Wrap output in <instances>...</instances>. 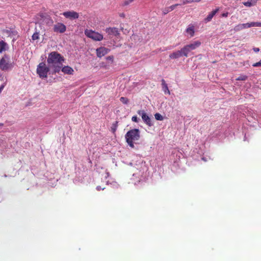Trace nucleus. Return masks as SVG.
Segmentation results:
<instances>
[{"label":"nucleus","instance_id":"5701e85b","mask_svg":"<svg viewBox=\"0 0 261 261\" xmlns=\"http://www.w3.org/2000/svg\"><path fill=\"white\" fill-rule=\"evenodd\" d=\"M242 24H239L238 25L235 26L234 28V30L235 31H240L241 30H243Z\"/></svg>","mask_w":261,"mask_h":261},{"label":"nucleus","instance_id":"dca6fc26","mask_svg":"<svg viewBox=\"0 0 261 261\" xmlns=\"http://www.w3.org/2000/svg\"><path fill=\"white\" fill-rule=\"evenodd\" d=\"M182 56L180 50H177L173 52L169 55V57L172 59H175Z\"/></svg>","mask_w":261,"mask_h":261},{"label":"nucleus","instance_id":"c85d7f7f","mask_svg":"<svg viewBox=\"0 0 261 261\" xmlns=\"http://www.w3.org/2000/svg\"><path fill=\"white\" fill-rule=\"evenodd\" d=\"M253 67H259V66H260L261 67V61H259V62H256L255 63H254L252 65Z\"/></svg>","mask_w":261,"mask_h":261},{"label":"nucleus","instance_id":"423d86ee","mask_svg":"<svg viewBox=\"0 0 261 261\" xmlns=\"http://www.w3.org/2000/svg\"><path fill=\"white\" fill-rule=\"evenodd\" d=\"M138 114L141 116L142 119L144 123L149 126H151L153 125L151 119L143 110H139L137 112Z\"/></svg>","mask_w":261,"mask_h":261},{"label":"nucleus","instance_id":"4c0bfd02","mask_svg":"<svg viewBox=\"0 0 261 261\" xmlns=\"http://www.w3.org/2000/svg\"><path fill=\"white\" fill-rule=\"evenodd\" d=\"M120 16L122 17H125V14L124 13H121V14H120Z\"/></svg>","mask_w":261,"mask_h":261},{"label":"nucleus","instance_id":"58836bf2","mask_svg":"<svg viewBox=\"0 0 261 261\" xmlns=\"http://www.w3.org/2000/svg\"><path fill=\"white\" fill-rule=\"evenodd\" d=\"M49 21H50L51 24L53 23V20L51 19H49Z\"/></svg>","mask_w":261,"mask_h":261},{"label":"nucleus","instance_id":"f8f14e48","mask_svg":"<svg viewBox=\"0 0 261 261\" xmlns=\"http://www.w3.org/2000/svg\"><path fill=\"white\" fill-rule=\"evenodd\" d=\"M219 11V8H217L213 11H212L207 16V17L204 19V21L205 22H207L210 21L214 16L216 14V13Z\"/></svg>","mask_w":261,"mask_h":261},{"label":"nucleus","instance_id":"f3484780","mask_svg":"<svg viewBox=\"0 0 261 261\" xmlns=\"http://www.w3.org/2000/svg\"><path fill=\"white\" fill-rule=\"evenodd\" d=\"M180 51L181 52L182 56L187 57L189 53L191 50L190 49V48L188 47V45H187L185 46L184 47H182Z\"/></svg>","mask_w":261,"mask_h":261},{"label":"nucleus","instance_id":"4be33fe9","mask_svg":"<svg viewBox=\"0 0 261 261\" xmlns=\"http://www.w3.org/2000/svg\"><path fill=\"white\" fill-rule=\"evenodd\" d=\"M248 78V76L245 75H241L238 78L236 79L237 81H246Z\"/></svg>","mask_w":261,"mask_h":261},{"label":"nucleus","instance_id":"72a5a7b5","mask_svg":"<svg viewBox=\"0 0 261 261\" xmlns=\"http://www.w3.org/2000/svg\"><path fill=\"white\" fill-rule=\"evenodd\" d=\"M253 50H254V51H255V53H257L259 51V48H257V47H254L253 48Z\"/></svg>","mask_w":261,"mask_h":261},{"label":"nucleus","instance_id":"0eeeda50","mask_svg":"<svg viewBox=\"0 0 261 261\" xmlns=\"http://www.w3.org/2000/svg\"><path fill=\"white\" fill-rule=\"evenodd\" d=\"M53 30L56 33H63L66 31V27L63 23L58 22L54 25Z\"/></svg>","mask_w":261,"mask_h":261},{"label":"nucleus","instance_id":"cd10ccee","mask_svg":"<svg viewBox=\"0 0 261 261\" xmlns=\"http://www.w3.org/2000/svg\"><path fill=\"white\" fill-rule=\"evenodd\" d=\"M134 0H125L123 2L122 5L123 6H127L130 3H132Z\"/></svg>","mask_w":261,"mask_h":261},{"label":"nucleus","instance_id":"c9c22d12","mask_svg":"<svg viewBox=\"0 0 261 261\" xmlns=\"http://www.w3.org/2000/svg\"><path fill=\"white\" fill-rule=\"evenodd\" d=\"M5 87L4 85H2L0 87V93L2 92V90H3L4 88Z\"/></svg>","mask_w":261,"mask_h":261},{"label":"nucleus","instance_id":"7ed1b4c3","mask_svg":"<svg viewBox=\"0 0 261 261\" xmlns=\"http://www.w3.org/2000/svg\"><path fill=\"white\" fill-rule=\"evenodd\" d=\"M49 71V67H48L44 62H41L39 64L37 68V73L41 78H46L47 76V73Z\"/></svg>","mask_w":261,"mask_h":261},{"label":"nucleus","instance_id":"2f4dec72","mask_svg":"<svg viewBox=\"0 0 261 261\" xmlns=\"http://www.w3.org/2000/svg\"><path fill=\"white\" fill-rule=\"evenodd\" d=\"M193 3V1L192 0H186V1H184L182 2V4L183 5H185L186 4H188V3Z\"/></svg>","mask_w":261,"mask_h":261},{"label":"nucleus","instance_id":"393cba45","mask_svg":"<svg viewBox=\"0 0 261 261\" xmlns=\"http://www.w3.org/2000/svg\"><path fill=\"white\" fill-rule=\"evenodd\" d=\"M254 4H254L253 2H252L250 1L243 3V5L247 7H251V6L254 5Z\"/></svg>","mask_w":261,"mask_h":261},{"label":"nucleus","instance_id":"ddd939ff","mask_svg":"<svg viewBox=\"0 0 261 261\" xmlns=\"http://www.w3.org/2000/svg\"><path fill=\"white\" fill-rule=\"evenodd\" d=\"M180 5H181L179 4H176L175 5H173L169 7L165 8L163 11V14L164 15L167 14L169 12L173 10L176 7L180 6Z\"/></svg>","mask_w":261,"mask_h":261},{"label":"nucleus","instance_id":"aec40b11","mask_svg":"<svg viewBox=\"0 0 261 261\" xmlns=\"http://www.w3.org/2000/svg\"><path fill=\"white\" fill-rule=\"evenodd\" d=\"M244 29L249 28L252 27H256V22H252L250 23H242Z\"/></svg>","mask_w":261,"mask_h":261},{"label":"nucleus","instance_id":"9d476101","mask_svg":"<svg viewBox=\"0 0 261 261\" xmlns=\"http://www.w3.org/2000/svg\"><path fill=\"white\" fill-rule=\"evenodd\" d=\"M106 32L108 35L114 36H117L120 34L118 29L116 28H106Z\"/></svg>","mask_w":261,"mask_h":261},{"label":"nucleus","instance_id":"9b49d317","mask_svg":"<svg viewBox=\"0 0 261 261\" xmlns=\"http://www.w3.org/2000/svg\"><path fill=\"white\" fill-rule=\"evenodd\" d=\"M61 68L62 71L64 72L65 74H73L74 72L73 69L69 66H65L64 67Z\"/></svg>","mask_w":261,"mask_h":261},{"label":"nucleus","instance_id":"2eb2a0df","mask_svg":"<svg viewBox=\"0 0 261 261\" xmlns=\"http://www.w3.org/2000/svg\"><path fill=\"white\" fill-rule=\"evenodd\" d=\"M186 32L189 34L190 37L194 36L195 34L194 27L193 25H189L186 29Z\"/></svg>","mask_w":261,"mask_h":261},{"label":"nucleus","instance_id":"7c9ffc66","mask_svg":"<svg viewBox=\"0 0 261 261\" xmlns=\"http://www.w3.org/2000/svg\"><path fill=\"white\" fill-rule=\"evenodd\" d=\"M106 59L109 61H111V62L113 61L114 57L113 56H110L106 58Z\"/></svg>","mask_w":261,"mask_h":261},{"label":"nucleus","instance_id":"4468645a","mask_svg":"<svg viewBox=\"0 0 261 261\" xmlns=\"http://www.w3.org/2000/svg\"><path fill=\"white\" fill-rule=\"evenodd\" d=\"M201 43L199 41H194L193 43L190 44H188V47L190 48L191 50H193L199 47Z\"/></svg>","mask_w":261,"mask_h":261},{"label":"nucleus","instance_id":"f704fd0d","mask_svg":"<svg viewBox=\"0 0 261 261\" xmlns=\"http://www.w3.org/2000/svg\"><path fill=\"white\" fill-rule=\"evenodd\" d=\"M96 189L97 190V191H100L101 190H104L105 188H101L100 186H97L96 187Z\"/></svg>","mask_w":261,"mask_h":261},{"label":"nucleus","instance_id":"a878e982","mask_svg":"<svg viewBox=\"0 0 261 261\" xmlns=\"http://www.w3.org/2000/svg\"><path fill=\"white\" fill-rule=\"evenodd\" d=\"M117 124H118V121H115V122L113 124V126L112 127V130L113 133L115 132V131H116V130L117 129Z\"/></svg>","mask_w":261,"mask_h":261},{"label":"nucleus","instance_id":"39448f33","mask_svg":"<svg viewBox=\"0 0 261 261\" xmlns=\"http://www.w3.org/2000/svg\"><path fill=\"white\" fill-rule=\"evenodd\" d=\"M12 64L8 61V56L5 55L4 57L2 58L0 60V68L2 70L6 71L12 68Z\"/></svg>","mask_w":261,"mask_h":261},{"label":"nucleus","instance_id":"a211bd4d","mask_svg":"<svg viewBox=\"0 0 261 261\" xmlns=\"http://www.w3.org/2000/svg\"><path fill=\"white\" fill-rule=\"evenodd\" d=\"M162 85L164 93L165 94L167 93L168 94H170V92L169 90L168 89L167 84L166 83V82L164 79L162 80Z\"/></svg>","mask_w":261,"mask_h":261},{"label":"nucleus","instance_id":"412c9836","mask_svg":"<svg viewBox=\"0 0 261 261\" xmlns=\"http://www.w3.org/2000/svg\"><path fill=\"white\" fill-rule=\"evenodd\" d=\"M154 117L156 120L162 121L164 119L163 117L160 113H155Z\"/></svg>","mask_w":261,"mask_h":261},{"label":"nucleus","instance_id":"c756f323","mask_svg":"<svg viewBox=\"0 0 261 261\" xmlns=\"http://www.w3.org/2000/svg\"><path fill=\"white\" fill-rule=\"evenodd\" d=\"M132 120L133 121V122H138V117H137V116H134L132 117Z\"/></svg>","mask_w":261,"mask_h":261},{"label":"nucleus","instance_id":"6e6552de","mask_svg":"<svg viewBox=\"0 0 261 261\" xmlns=\"http://www.w3.org/2000/svg\"><path fill=\"white\" fill-rule=\"evenodd\" d=\"M63 15L66 18L70 19H77L79 17V13L73 11L64 12Z\"/></svg>","mask_w":261,"mask_h":261},{"label":"nucleus","instance_id":"ea45409f","mask_svg":"<svg viewBox=\"0 0 261 261\" xmlns=\"http://www.w3.org/2000/svg\"><path fill=\"white\" fill-rule=\"evenodd\" d=\"M3 123H0V126H3Z\"/></svg>","mask_w":261,"mask_h":261},{"label":"nucleus","instance_id":"f257e3e1","mask_svg":"<svg viewBox=\"0 0 261 261\" xmlns=\"http://www.w3.org/2000/svg\"><path fill=\"white\" fill-rule=\"evenodd\" d=\"M64 60V58L57 51H52L48 54L47 62L49 67L53 68L52 74L59 72Z\"/></svg>","mask_w":261,"mask_h":261},{"label":"nucleus","instance_id":"f03ea898","mask_svg":"<svg viewBox=\"0 0 261 261\" xmlns=\"http://www.w3.org/2000/svg\"><path fill=\"white\" fill-rule=\"evenodd\" d=\"M126 142L132 148L134 147V141H138L140 139V131L139 129L135 128L127 132L125 136Z\"/></svg>","mask_w":261,"mask_h":261},{"label":"nucleus","instance_id":"1a4fd4ad","mask_svg":"<svg viewBox=\"0 0 261 261\" xmlns=\"http://www.w3.org/2000/svg\"><path fill=\"white\" fill-rule=\"evenodd\" d=\"M110 51V49L105 47H100L96 49V55L99 58H101L106 54H107Z\"/></svg>","mask_w":261,"mask_h":261},{"label":"nucleus","instance_id":"6ab92c4d","mask_svg":"<svg viewBox=\"0 0 261 261\" xmlns=\"http://www.w3.org/2000/svg\"><path fill=\"white\" fill-rule=\"evenodd\" d=\"M7 47V44L3 40L0 41V53L5 51Z\"/></svg>","mask_w":261,"mask_h":261},{"label":"nucleus","instance_id":"473e14b6","mask_svg":"<svg viewBox=\"0 0 261 261\" xmlns=\"http://www.w3.org/2000/svg\"><path fill=\"white\" fill-rule=\"evenodd\" d=\"M228 15V12L223 13L221 14L222 17H227Z\"/></svg>","mask_w":261,"mask_h":261},{"label":"nucleus","instance_id":"e433bc0d","mask_svg":"<svg viewBox=\"0 0 261 261\" xmlns=\"http://www.w3.org/2000/svg\"><path fill=\"white\" fill-rule=\"evenodd\" d=\"M256 27H261V22H256Z\"/></svg>","mask_w":261,"mask_h":261},{"label":"nucleus","instance_id":"20e7f679","mask_svg":"<svg viewBox=\"0 0 261 261\" xmlns=\"http://www.w3.org/2000/svg\"><path fill=\"white\" fill-rule=\"evenodd\" d=\"M85 35L94 41H101L103 39V35L91 30L86 29L85 31Z\"/></svg>","mask_w":261,"mask_h":261},{"label":"nucleus","instance_id":"b1692460","mask_svg":"<svg viewBox=\"0 0 261 261\" xmlns=\"http://www.w3.org/2000/svg\"><path fill=\"white\" fill-rule=\"evenodd\" d=\"M120 100L124 104H127L128 102V99L126 97H121Z\"/></svg>","mask_w":261,"mask_h":261},{"label":"nucleus","instance_id":"bb28decb","mask_svg":"<svg viewBox=\"0 0 261 261\" xmlns=\"http://www.w3.org/2000/svg\"><path fill=\"white\" fill-rule=\"evenodd\" d=\"M32 39L33 40H36L39 39V33H35L32 35Z\"/></svg>","mask_w":261,"mask_h":261}]
</instances>
